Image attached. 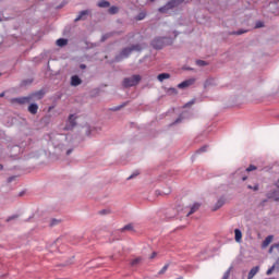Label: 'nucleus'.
<instances>
[{"label":"nucleus","instance_id":"obj_1","mask_svg":"<svg viewBox=\"0 0 279 279\" xmlns=\"http://www.w3.org/2000/svg\"><path fill=\"white\" fill-rule=\"evenodd\" d=\"M143 48L141 45H133L131 47H126L122 49V51L116 56V62H121V60H125V58H130L133 51H141Z\"/></svg>","mask_w":279,"mask_h":279},{"label":"nucleus","instance_id":"obj_2","mask_svg":"<svg viewBox=\"0 0 279 279\" xmlns=\"http://www.w3.org/2000/svg\"><path fill=\"white\" fill-rule=\"evenodd\" d=\"M141 80H142V77L138 74L125 77L122 81V86L124 88H132V86H138V84H141Z\"/></svg>","mask_w":279,"mask_h":279},{"label":"nucleus","instance_id":"obj_3","mask_svg":"<svg viewBox=\"0 0 279 279\" xmlns=\"http://www.w3.org/2000/svg\"><path fill=\"white\" fill-rule=\"evenodd\" d=\"M226 206V198L220 197L214 206H211L213 213H217L220 208H223Z\"/></svg>","mask_w":279,"mask_h":279},{"label":"nucleus","instance_id":"obj_4","mask_svg":"<svg viewBox=\"0 0 279 279\" xmlns=\"http://www.w3.org/2000/svg\"><path fill=\"white\" fill-rule=\"evenodd\" d=\"M32 101V97H22V98H13L11 99V104H29Z\"/></svg>","mask_w":279,"mask_h":279},{"label":"nucleus","instance_id":"obj_5","mask_svg":"<svg viewBox=\"0 0 279 279\" xmlns=\"http://www.w3.org/2000/svg\"><path fill=\"white\" fill-rule=\"evenodd\" d=\"M274 243V235H268L265 238V240L262 242V250H267L269 245Z\"/></svg>","mask_w":279,"mask_h":279},{"label":"nucleus","instance_id":"obj_6","mask_svg":"<svg viewBox=\"0 0 279 279\" xmlns=\"http://www.w3.org/2000/svg\"><path fill=\"white\" fill-rule=\"evenodd\" d=\"M193 84H195V78H189L180 83L178 88H189V86H193Z\"/></svg>","mask_w":279,"mask_h":279},{"label":"nucleus","instance_id":"obj_7","mask_svg":"<svg viewBox=\"0 0 279 279\" xmlns=\"http://www.w3.org/2000/svg\"><path fill=\"white\" fill-rule=\"evenodd\" d=\"M163 43H165V38L162 37L155 38L153 40V47H155V49H162Z\"/></svg>","mask_w":279,"mask_h":279},{"label":"nucleus","instance_id":"obj_8","mask_svg":"<svg viewBox=\"0 0 279 279\" xmlns=\"http://www.w3.org/2000/svg\"><path fill=\"white\" fill-rule=\"evenodd\" d=\"M172 8H175V1L169 2L165 7L160 8L159 12H161L162 14H167V12H169V10H171Z\"/></svg>","mask_w":279,"mask_h":279},{"label":"nucleus","instance_id":"obj_9","mask_svg":"<svg viewBox=\"0 0 279 279\" xmlns=\"http://www.w3.org/2000/svg\"><path fill=\"white\" fill-rule=\"evenodd\" d=\"M202 207L201 203H194L191 207H190V211L187 213V217H191V215H194V213H197V210H199V208Z\"/></svg>","mask_w":279,"mask_h":279},{"label":"nucleus","instance_id":"obj_10","mask_svg":"<svg viewBox=\"0 0 279 279\" xmlns=\"http://www.w3.org/2000/svg\"><path fill=\"white\" fill-rule=\"evenodd\" d=\"M210 86H217V80L207 78L204 83V88H210Z\"/></svg>","mask_w":279,"mask_h":279},{"label":"nucleus","instance_id":"obj_11","mask_svg":"<svg viewBox=\"0 0 279 279\" xmlns=\"http://www.w3.org/2000/svg\"><path fill=\"white\" fill-rule=\"evenodd\" d=\"M80 84H82V78L77 75H73L71 77V86H80Z\"/></svg>","mask_w":279,"mask_h":279},{"label":"nucleus","instance_id":"obj_12","mask_svg":"<svg viewBox=\"0 0 279 279\" xmlns=\"http://www.w3.org/2000/svg\"><path fill=\"white\" fill-rule=\"evenodd\" d=\"M258 271H260V267H259V266L253 267V268L250 270V272H248L247 279H253L254 276H256V274H258Z\"/></svg>","mask_w":279,"mask_h":279},{"label":"nucleus","instance_id":"obj_13","mask_svg":"<svg viewBox=\"0 0 279 279\" xmlns=\"http://www.w3.org/2000/svg\"><path fill=\"white\" fill-rule=\"evenodd\" d=\"M86 16H88V11H81L74 21L75 23H77V21H84Z\"/></svg>","mask_w":279,"mask_h":279},{"label":"nucleus","instance_id":"obj_14","mask_svg":"<svg viewBox=\"0 0 279 279\" xmlns=\"http://www.w3.org/2000/svg\"><path fill=\"white\" fill-rule=\"evenodd\" d=\"M75 119H76V117H75V114H71L70 117H69V119H68V128H75V125L77 124L76 122H75Z\"/></svg>","mask_w":279,"mask_h":279},{"label":"nucleus","instance_id":"obj_15","mask_svg":"<svg viewBox=\"0 0 279 279\" xmlns=\"http://www.w3.org/2000/svg\"><path fill=\"white\" fill-rule=\"evenodd\" d=\"M65 138L66 137H64L63 135H60L52 141V145H54V147H61L62 144L60 143H62V141H65ZM58 141H60V143H58Z\"/></svg>","mask_w":279,"mask_h":279},{"label":"nucleus","instance_id":"obj_16","mask_svg":"<svg viewBox=\"0 0 279 279\" xmlns=\"http://www.w3.org/2000/svg\"><path fill=\"white\" fill-rule=\"evenodd\" d=\"M278 265H279V257L276 260V263L272 265V267L267 270V272H266L267 276H271L274 274V271H276V269L278 268Z\"/></svg>","mask_w":279,"mask_h":279},{"label":"nucleus","instance_id":"obj_17","mask_svg":"<svg viewBox=\"0 0 279 279\" xmlns=\"http://www.w3.org/2000/svg\"><path fill=\"white\" fill-rule=\"evenodd\" d=\"M171 74L169 73H161L157 76L158 82H165V80H169Z\"/></svg>","mask_w":279,"mask_h":279},{"label":"nucleus","instance_id":"obj_18","mask_svg":"<svg viewBox=\"0 0 279 279\" xmlns=\"http://www.w3.org/2000/svg\"><path fill=\"white\" fill-rule=\"evenodd\" d=\"M234 234H235V241L236 243H241L242 239H243V233L239 230V229H235L234 230Z\"/></svg>","mask_w":279,"mask_h":279},{"label":"nucleus","instance_id":"obj_19","mask_svg":"<svg viewBox=\"0 0 279 279\" xmlns=\"http://www.w3.org/2000/svg\"><path fill=\"white\" fill-rule=\"evenodd\" d=\"M28 112H31V114H36L38 112V105L32 104L28 106Z\"/></svg>","mask_w":279,"mask_h":279},{"label":"nucleus","instance_id":"obj_20","mask_svg":"<svg viewBox=\"0 0 279 279\" xmlns=\"http://www.w3.org/2000/svg\"><path fill=\"white\" fill-rule=\"evenodd\" d=\"M66 45H69V40L64 39V38H60L57 40V46L58 47H66Z\"/></svg>","mask_w":279,"mask_h":279},{"label":"nucleus","instance_id":"obj_21","mask_svg":"<svg viewBox=\"0 0 279 279\" xmlns=\"http://www.w3.org/2000/svg\"><path fill=\"white\" fill-rule=\"evenodd\" d=\"M141 263H143V258L142 257H136V258L131 260L132 267H136V265H141Z\"/></svg>","mask_w":279,"mask_h":279},{"label":"nucleus","instance_id":"obj_22","mask_svg":"<svg viewBox=\"0 0 279 279\" xmlns=\"http://www.w3.org/2000/svg\"><path fill=\"white\" fill-rule=\"evenodd\" d=\"M98 8H110V3L106 0H100L98 2Z\"/></svg>","mask_w":279,"mask_h":279},{"label":"nucleus","instance_id":"obj_23","mask_svg":"<svg viewBox=\"0 0 279 279\" xmlns=\"http://www.w3.org/2000/svg\"><path fill=\"white\" fill-rule=\"evenodd\" d=\"M109 14H119V7H111L108 10Z\"/></svg>","mask_w":279,"mask_h":279},{"label":"nucleus","instance_id":"obj_24","mask_svg":"<svg viewBox=\"0 0 279 279\" xmlns=\"http://www.w3.org/2000/svg\"><path fill=\"white\" fill-rule=\"evenodd\" d=\"M196 64H197V66H207L208 65V63L204 60H196Z\"/></svg>","mask_w":279,"mask_h":279},{"label":"nucleus","instance_id":"obj_25","mask_svg":"<svg viewBox=\"0 0 279 279\" xmlns=\"http://www.w3.org/2000/svg\"><path fill=\"white\" fill-rule=\"evenodd\" d=\"M146 16H147V13L141 12V13L137 15L136 20H137V21H143V19H145Z\"/></svg>","mask_w":279,"mask_h":279},{"label":"nucleus","instance_id":"obj_26","mask_svg":"<svg viewBox=\"0 0 279 279\" xmlns=\"http://www.w3.org/2000/svg\"><path fill=\"white\" fill-rule=\"evenodd\" d=\"M168 95H178V89L171 87L168 89Z\"/></svg>","mask_w":279,"mask_h":279},{"label":"nucleus","instance_id":"obj_27","mask_svg":"<svg viewBox=\"0 0 279 279\" xmlns=\"http://www.w3.org/2000/svg\"><path fill=\"white\" fill-rule=\"evenodd\" d=\"M126 105L128 104H123L121 106L114 107L112 110L117 112L118 110H121V108H125Z\"/></svg>","mask_w":279,"mask_h":279},{"label":"nucleus","instance_id":"obj_28","mask_svg":"<svg viewBox=\"0 0 279 279\" xmlns=\"http://www.w3.org/2000/svg\"><path fill=\"white\" fill-rule=\"evenodd\" d=\"M169 269V265H165L161 270L159 271L160 275L165 274Z\"/></svg>","mask_w":279,"mask_h":279},{"label":"nucleus","instance_id":"obj_29","mask_svg":"<svg viewBox=\"0 0 279 279\" xmlns=\"http://www.w3.org/2000/svg\"><path fill=\"white\" fill-rule=\"evenodd\" d=\"M245 171H256V166H250L248 168L245 169Z\"/></svg>","mask_w":279,"mask_h":279},{"label":"nucleus","instance_id":"obj_30","mask_svg":"<svg viewBox=\"0 0 279 279\" xmlns=\"http://www.w3.org/2000/svg\"><path fill=\"white\" fill-rule=\"evenodd\" d=\"M247 189H250L251 191H258V185L257 184L254 186L247 185Z\"/></svg>","mask_w":279,"mask_h":279},{"label":"nucleus","instance_id":"obj_31","mask_svg":"<svg viewBox=\"0 0 279 279\" xmlns=\"http://www.w3.org/2000/svg\"><path fill=\"white\" fill-rule=\"evenodd\" d=\"M43 92L34 94V97H37L38 99H43Z\"/></svg>","mask_w":279,"mask_h":279},{"label":"nucleus","instance_id":"obj_32","mask_svg":"<svg viewBox=\"0 0 279 279\" xmlns=\"http://www.w3.org/2000/svg\"><path fill=\"white\" fill-rule=\"evenodd\" d=\"M193 104H195V100H192V101L185 104L184 108H189V107L193 106Z\"/></svg>","mask_w":279,"mask_h":279},{"label":"nucleus","instance_id":"obj_33","mask_svg":"<svg viewBox=\"0 0 279 279\" xmlns=\"http://www.w3.org/2000/svg\"><path fill=\"white\" fill-rule=\"evenodd\" d=\"M109 37H110V35H104V36L101 37V41H102V43L106 41L107 38H109Z\"/></svg>","mask_w":279,"mask_h":279},{"label":"nucleus","instance_id":"obj_34","mask_svg":"<svg viewBox=\"0 0 279 279\" xmlns=\"http://www.w3.org/2000/svg\"><path fill=\"white\" fill-rule=\"evenodd\" d=\"M274 250H276V246H274V244L270 246L269 248V254H274Z\"/></svg>","mask_w":279,"mask_h":279},{"label":"nucleus","instance_id":"obj_35","mask_svg":"<svg viewBox=\"0 0 279 279\" xmlns=\"http://www.w3.org/2000/svg\"><path fill=\"white\" fill-rule=\"evenodd\" d=\"M155 256H158V253L154 252V253L150 255V259H154Z\"/></svg>","mask_w":279,"mask_h":279},{"label":"nucleus","instance_id":"obj_36","mask_svg":"<svg viewBox=\"0 0 279 279\" xmlns=\"http://www.w3.org/2000/svg\"><path fill=\"white\" fill-rule=\"evenodd\" d=\"M12 219H16V216L9 217L7 221H12Z\"/></svg>","mask_w":279,"mask_h":279},{"label":"nucleus","instance_id":"obj_37","mask_svg":"<svg viewBox=\"0 0 279 279\" xmlns=\"http://www.w3.org/2000/svg\"><path fill=\"white\" fill-rule=\"evenodd\" d=\"M276 250H279V242L276 244H272Z\"/></svg>","mask_w":279,"mask_h":279},{"label":"nucleus","instance_id":"obj_38","mask_svg":"<svg viewBox=\"0 0 279 279\" xmlns=\"http://www.w3.org/2000/svg\"><path fill=\"white\" fill-rule=\"evenodd\" d=\"M72 149L66 150V156H70V154L72 153Z\"/></svg>","mask_w":279,"mask_h":279},{"label":"nucleus","instance_id":"obj_39","mask_svg":"<svg viewBox=\"0 0 279 279\" xmlns=\"http://www.w3.org/2000/svg\"><path fill=\"white\" fill-rule=\"evenodd\" d=\"M132 228V226H125L124 230H130Z\"/></svg>","mask_w":279,"mask_h":279},{"label":"nucleus","instance_id":"obj_40","mask_svg":"<svg viewBox=\"0 0 279 279\" xmlns=\"http://www.w3.org/2000/svg\"><path fill=\"white\" fill-rule=\"evenodd\" d=\"M180 121H182V118L177 119L175 123H180Z\"/></svg>","mask_w":279,"mask_h":279},{"label":"nucleus","instance_id":"obj_41","mask_svg":"<svg viewBox=\"0 0 279 279\" xmlns=\"http://www.w3.org/2000/svg\"><path fill=\"white\" fill-rule=\"evenodd\" d=\"M80 68L81 69H86V65L85 64H81Z\"/></svg>","mask_w":279,"mask_h":279},{"label":"nucleus","instance_id":"obj_42","mask_svg":"<svg viewBox=\"0 0 279 279\" xmlns=\"http://www.w3.org/2000/svg\"><path fill=\"white\" fill-rule=\"evenodd\" d=\"M276 186H277V189H279V179H278V181L276 182Z\"/></svg>","mask_w":279,"mask_h":279},{"label":"nucleus","instance_id":"obj_43","mask_svg":"<svg viewBox=\"0 0 279 279\" xmlns=\"http://www.w3.org/2000/svg\"><path fill=\"white\" fill-rule=\"evenodd\" d=\"M4 96H5V93H1V94H0V97H4Z\"/></svg>","mask_w":279,"mask_h":279},{"label":"nucleus","instance_id":"obj_44","mask_svg":"<svg viewBox=\"0 0 279 279\" xmlns=\"http://www.w3.org/2000/svg\"><path fill=\"white\" fill-rule=\"evenodd\" d=\"M242 180H243V182H245V180H247V177H243Z\"/></svg>","mask_w":279,"mask_h":279},{"label":"nucleus","instance_id":"obj_45","mask_svg":"<svg viewBox=\"0 0 279 279\" xmlns=\"http://www.w3.org/2000/svg\"><path fill=\"white\" fill-rule=\"evenodd\" d=\"M206 150V147H203L202 149H201V151H205Z\"/></svg>","mask_w":279,"mask_h":279},{"label":"nucleus","instance_id":"obj_46","mask_svg":"<svg viewBox=\"0 0 279 279\" xmlns=\"http://www.w3.org/2000/svg\"><path fill=\"white\" fill-rule=\"evenodd\" d=\"M132 178H134V174H132L131 177H129V180H132Z\"/></svg>","mask_w":279,"mask_h":279},{"label":"nucleus","instance_id":"obj_47","mask_svg":"<svg viewBox=\"0 0 279 279\" xmlns=\"http://www.w3.org/2000/svg\"><path fill=\"white\" fill-rule=\"evenodd\" d=\"M241 34H243V32H238V35H241Z\"/></svg>","mask_w":279,"mask_h":279},{"label":"nucleus","instance_id":"obj_48","mask_svg":"<svg viewBox=\"0 0 279 279\" xmlns=\"http://www.w3.org/2000/svg\"><path fill=\"white\" fill-rule=\"evenodd\" d=\"M187 71H193V69L189 68Z\"/></svg>","mask_w":279,"mask_h":279},{"label":"nucleus","instance_id":"obj_49","mask_svg":"<svg viewBox=\"0 0 279 279\" xmlns=\"http://www.w3.org/2000/svg\"><path fill=\"white\" fill-rule=\"evenodd\" d=\"M276 269H279V264L277 265V268Z\"/></svg>","mask_w":279,"mask_h":279},{"label":"nucleus","instance_id":"obj_50","mask_svg":"<svg viewBox=\"0 0 279 279\" xmlns=\"http://www.w3.org/2000/svg\"><path fill=\"white\" fill-rule=\"evenodd\" d=\"M0 169H3V166H0Z\"/></svg>","mask_w":279,"mask_h":279},{"label":"nucleus","instance_id":"obj_51","mask_svg":"<svg viewBox=\"0 0 279 279\" xmlns=\"http://www.w3.org/2000/svg\"><path fill=\"white\" fill-rule=\"evenodd\" d=\"M150 1H154V0H150Z\"/></svg>","mask_w":279,"mask_h":279}]
</instances>
